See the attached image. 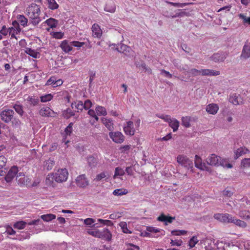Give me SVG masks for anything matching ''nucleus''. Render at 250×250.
<instances>
[{
	"instance_id": "6",
	"label": "nucleus",
	"mask_w": 250,
	"mask_h": 250,
	"mask_svg": "<svg viewBox=\"0 0 250 250\" xmlns=\"http://www.w3.org/2000/svg\"><path fill=\"white\" fill-rule=\"evenodd\" d=\"M109 136L114 142L117 144H121L125 140L124 135L119 131L110 132Z\"/></svg>"
},
{
	"instance_id": "8",
	"label": "nucleus",
	"mask_w": 250,
	"mask_h": 250,
	"mask_svg": "<svg viewBox=\"0 0 250 250\" xmlns=\"http://www.w3.org/2000/svg\"><path fill=\"white\" fill-rule=\"evenodd\" d=\"M76 184L78 187L83 188L89 185V181L84 174H82L76 178Z\"/></svg>"
},
{
	"instance_id": "60",
	"label": "nucleus",
	"mask_w": 250,
	"mask_h": 250,
	"mask_svg": "<svg viewBox=\"0 0 250 250\" xmlns=\"http://www.w3.org/2000/svg\"><path fill=\"white\" fill-rule=\"evenodd\" d=\"M187 232V231L184 230H175L171 231V234L173 235H182L186 234Z\"/></svg>"
},
{
	"instance_id": "20",
	"label": "nucleus",
	"mask_w": 250,
	"mask_h": 250,
	"mask_svg": "<svg viewBox=\"0 0 250 250\" xmlns=\"http://www.w3.org/2000/svg\"><path fill=\"white\" fill-rule=\"evenodd\" d=\"M201 72L202 76H216L220 74L219 71L208 69H203Z\"/></svg>"
},
{
	"instance_id": "31",
	"label": "nucleus",
	"mask_w": 250,
	"mask_h": 250,
	"mask_svg": "<svg viewBox=\"0 0 250 250\" xmlns=\"http://www.w3.org/2000/svg\"><path fill=\"white\" fill-rule=\"evenodd\" d=\"M18 22L23 27L28 25V19L22 15H19L17 17Z\"/></svg>"
},
{
	"instance_id": "12",
	"label": "nucleus",
	"mask_w": 250,
	"mask_h": 250,
	"mask_svg": "<svg viewBox=\"0 0 250 250\" xmlns=\"http://www.w3.org/2000/svg\"><path fill=\"white\" fill-rule=\"evenodd\" d=\"M240 57L242 59L247 60L250 57V43L246 42L243 46Z\"/></svg>"
},
{
	"instance_id": "58",
	"label": "nucleus",
	"mask_w": 250,
	"mask_h": 250,
	"mask_svg": "<svg viewBox=\"0 0 250 250\" xmlns=\"http://www.w3.org/2000/svg\"><path fill=\"white\" fill-rule=\"evenodd\" d=\"M8 29L9 35L11 36V39L15 38L16 39H17L16 35L18 34V33L15 31V29H14L12 27H9L8 28Z\"/></svg>"
},
{
	"instance_id": "59",
	"label": "nucleus",
	"mask_w": 250,
	"mask_h": 250,
	"mask_svg": "<svg viewBox=\"0 0 250 250\" xmlns=\"http://www.w3.org/2000/svg\"><path fill=\"white\" fill-rule=\"evenodd\" d=\"M106 177V174L105 172H103L100 174H97L96 176V177L94 178V180L96 181H100L104 178Z\"/></svg>"
},
{
	"instance_id": "14",
	"label": "nucleus",
	"mask_w": 250,
	"mask_h": 250,
	"mask_svg": "<svg viewBox=\"0 0 250 250\" xmlns=\"http://www.w3.org/2000/svg\"><path fill=\"white\" fill-rule=\"evenodd\" d=\"M228 56V54L226 52H218L214 54L212 57L211 59L215 62H222L226 59Z\"/></svg>"
},
{
	"instance_id": "61",
	"label": "nucleus",
	"mask_w": 250,
	"mask_h": 250,
	"mask_svg": "<svg viewBox=\"0 0 250 250\" xmlns=\"http://www.w3.org/2000/svg\"><path fill=\"white\" fill-rule=\"evenodd\" d=\"M71 43L72 44V47L73 46L77 47L78 48H80L82 46H83L85 43L84 42H79L78 41H73L71 42Z\"/></svg>"
},
{
	"instance_id": "44",
	"label": "nucleus",
	"mask_w": 250,
	"mask_h": 250,
	"mask_svg": "<svg viewBox=\"0 0 250 250\" xmlns=\"http://www.w3.org/2000/svg\"><path fill=\"white\" fill-rule=\"evenodd\" d=\"M190 117L188 116L182 118V125L186 127H189L190 126Z\"/></svg>"
},
{
	"instance_id": "13",
	"label": "nucleus",
	"mask_w": 250,
	"mask_h": 250,
	"mask_svg": "<svg viewBox=\"0 0 250 250\" xmlns=\"http://www.w3.org/2000/svg\"><path fill=\"white\" fill-rule=\"evenodd\" d=\"M194 163L197 168L203 170L209 171V167L205 163H202L201 158L197 155H196L195 156Z\"/></svg>"
},
{
	"instance_id": "56",
	"label": "nucleus",
	"mask_w": 250,
	"mask_h": 250,
	"mask_svg": "<svg viewBox=\"0 0 250 250\" xmlns=\"http://www.w3.org/2000/svg\"><path fill=\"white\" fill-rule=\"evenodd\" d=\"M5 228L6 229L5 232L7 233L8 234L12 235H15L16 234V231L14 230L10 226L8 225H5Z\"/></svg>"
},
{
	"instance_id": "36",
	"label": "nucleus",
	"mask_w": 250,
	"mask_h": 250,
	"mask_svg": "<svg viewBox=\"0 0 250 250\" xmlns=\"http://www.w3.org/2000/svg\"><path fill=\"white\" fill-rule=\"evenodd\" d=\"M13 108L16 111V112L18 114H19L20 116H23L24 114V111L23 109V106L22 105L17 103L13 105Z\"/></svg>"
},
{
	"instance_id": "62",
	"label": "nucleus",
	"mask_w": 250,
	"mask_h": 250,
	"mask_svg": "<svg viewBox=\"0 0 250 250\" xmlns=\"http://www.w3.org/2000/svg\"><path fill=\"white\" fill-rule=\"evenodd\" d=\"M239 17L240 19L243 20L244 23H248V24L250 25V17H247L246 16L242 14H239Z\"/></svg>"
},
{
	"instance_id": "30",
	"label": "nucleus",
	"mask_w": 250,
	"mask_h": 250,
	"mask_svg": "<svg viewBox=\"0 0 250 250\" xmlns=\"http://www.w3.org/2000/svg\"><path fill=\"white\" fill-rule=\"evenodd\" d=\"M6 162L7 159L4 156H0V176H2L5 173L2 168L5 166Z\"/></svg>"
},
{
	"instance_id": "39",
	"label": "nucleus",
	"mask_w": 250,
	"mask_h": 250,
	"mask_svg": "<svg viewBox=\"0 0 250 250\" xmlns=\"http://www.w3.org/2000/svg\"><path fill=\"white\" fill-rule=\"evenodd\" d=\"M41 218L45 222L51 221L56 218V215L53 214L42 215Z\"/></svg>"
},
{
	"instance_id": "52",
	"label": "nucleus",
	"mask_w": 250,
	"mask_h": 250,
	"mask_svg": "<svg viewBox=\"0 0 250 250\" xmlns=\"http://www.w3.org/2000/svg\"><path fill=\"white\" fill-rule=\"evenodd\" d=\"M40 98L41 101L42 103H44L51 101L53 98V96L51 94H48L42 96Z\"/></svg>"
},
{
	"instance_id": "49",
	"label": "nucleus",
	"mask_w": 250,
	"mask_h": 250,
	"mask_svg": "<svg viewBox=\"0 0 250 250\" xmlns=\"http://www.w3.org/2000/svg\"><path fill=\"white\" fill-rule=\"evenodd\" d=\"M48 4V7L52 9L55 10L58 8L59 5L57 3L55 0H47Z\"/></svg>"
},
{
	"instance_id": "42",
	"label": "nucleus",
	"mask_w": 250,
	"mask_h": 250,
	"mask_svg": "<svg viewBox=\"0 0 250 250\" xmlns=\"http://www.w3.org/2000/svg\"><path fill=\"white\" fill-rule=\"evenodd\" d=\"M87 232L89 234L95 237L100 238V237H102V236L101 235V231H100L99 230H92L89 229L87 230Z\"/></svg>"
},
{
	"instance_id": "17",
	"label": "nucleus",
	"mask_w": 250,
	"mask_h": 250,
	"mask_svg": "<svg viewBox=\"0 0 250 250\" xmlns=\"http://www.w3.org/2000/svg\"><path fill=\"white\" fill-rule=\"evenodd\" d=\"M39 114L42 117H50L54 114V111L49 107L45 106L40 110Z\"/></svg>"
},
{
	"instance_id": "18",
	"label": "nucleus",
	"mask_w": 250,
	"mask_h": 250,
	"mask_svg": "<svg viewBox=\"0 0 250 250\" xmlns=\"http://www.w3.org/2000/svg\"><path fill=\"white\" fill-rule=\"evenodd\" d=\"M157 220L160 222H163L165 225L167 223H171L175 220L174 217H171L165 215L164 213H162L158 218Z\"/></svg>"
},
{
	"instance_id": "37",
	"label": "nucleus",
	"mask_w": 250,
	"mask_h": 250,
	"mask_svg": "<svg viewBox=\"0 0 250 250\" xmlns=\"http://www.w3.org/2000/svg\"><path fill=\"white\" fill-rule=\"evenodd\" d=\"M232 223L234 224L236 226L240 227L242 228H245L247 226V223L240 219H237L235 217L233 218V220Z\"/></svg>"
},
{
	"instance_id": "35",
	"label": "nucleus",
	"mask_w": 250,
	"mask_h": 250,
	"mask_svg": "<svg viewBox=\"0 0 250 250\" xmlns=\"http://www.w3.org/2000/svg\"><path fill=\"white\" fill-rule=\"evenodd\" d=\"M95 110L99 116H105L107 114L106 110L103 106L98 105L96 106Z\"/></svg>"
},
{
	"instance_id": "15",
	"label": "nucleus",
	"mask_w": 250,
	"mask_h": 250,
	"mask_svg": "<svg viewBox=\"0 0 250 250\" xmlns=\"http://www.w3.org/2000/svg\"><path fill=\"white\" fill-rule=\"evenodd\" d=\"M60 47L61 48L62 50L66 53H69L73 49L71 42H69L66 40L62 42L60 45Z\"/></svg>"
},
{
	"instance_id": "48",
	"label": "nucleus",
	"mask_w": 250,
	"mask_h": 250,
	"mask_svg": "<svg viewBox=\"0 0 250 250\" xmlns=\"http://www.w3.org/2000/svg\"><path fill=\"white\" fill-rule=\"evenodd\" d=\"M241 167L242 168L250 167V158H245L242 160Z\"/></svg>"
},
{
	"instance_id": "4",
	"label": "nucleus",
	"mask_w": 250,
	"mask_h": 250,
	"mask_svg": "<svg viewBox=\"0 0 250 250\" xmlns=\"http://www.w3.org/2000/svg\"><path fill=\"white\" fill-rule=\"evenodd\" d=\"M234 217L228 213H217L214 215V218L221 222L225 223H232Z\"/></svg>"
},
{
	"instance_id": "26",
	"label": "nucleus",
	"mask_w": 250,
	"mask_h": 250,
	"mask_svg": "<svg viewBox=\"0 0 250 250\" xmlns=\"http://www.w3.org/2000/svg\"><path fill=\"white\" fill-rule=\"evenodd\" d=\"M25 100L29 105L33 106H36L39 102V99L35 96H28Z\"/></svg>"
},
{
	"instance_id": "54",
	"label": "nucleus",
	"mask_w": 250,
	"mask_h": 250,
	"mask_svg": "<svg viewBox=\"0 0 250 250\" xmlns=\"http://www.w3.org/2000/svg\"><path fill=\"white\" fill-rule=\"evenodd\" d=\"M84 107V105H83V103L82 101H79L75 102V107L77 109L78 112L82 111Z\"/></svg>"
},
{
	"instance_id": "10",
	"label": "nucleus",
	"mask_w": 250,
	"mask_h": 250,
	"mask_svg": "<svg viewBox=\"0 0 250 250\" xmlns=\"http://www.w3.org/2000/svg\"><path fill=\"white\" fill-rule=\"evenodd\" d=\"M18 168L16 166H13L8 171L7 175L5 177V180L7 183L12 181L15 176L18 174Z\"/></svg>"
},
{
	"instance_id": "9",
	"label": "nucleus",
	"mask_w": 250,
	"mask_h": 250,
	"mask_svg": "<svg viewBox=\"0 0 250 250\" xmlns=\"http://www.w3.org/2000/svg\"><path fill=\"white\" fill-rule=\"evenodd\" d=\"M207 162L210 166H218L222 165L221 158L214 154H212L208 157Z\"/></svg>"
},
{
	"instance_id": "45",
	"label": "nucleus",
	"mask_w": 250,
	"mask_h": 250,
	"mask_svg": "<svg viewBox=\"0 0 250 250\" xmlns=\"http://www.w3.org/2000/svg\"><path fill=\"white\" fill-rule=\"evenodd\" d=\"M129 47L124 44H120L119 47H117L116 50L120 53L129 52Z\"/></svg>"
},
{
	"instance_id": "11",
	"label": "nucleus",
	"mask_w": 250,
	"mask_h": 250,
	"mask_svg": "<svg viewBox=\"0 0 250 250\" xmlns=\"http://www.w3.org/2000/svg\"><path fill=\"white\" fill-rule=\"evenodd\" d=\"M123 129L126 135L133 136L135 134V128L132 121L127 122L124 125Z\"/></svg>"
},
{
	"instance_id": "46",
	"label": "nucleus",
	"mask_w": 250,
	"mask_h": 250,
	"mask_svg": "<svg viewBox=\"0 0 250 250\" xmlns=\"http://www.w3.org/2000/svg\"><path fill=\"white\" fill-rule=\"evenodd\" d=\"M125 173V171L123 168L120 167H117L115 168L113 178L115 179L119 176H123Z\"/></svg>"
},
{
	"instance_id": "33",
	"label": "nucleus",
	"mask_w": 250,
	"mask_h": 250,
	"mask_svg": "<svg viewBox=\"0 0 250 250\" xmlns=\"http://www.w3.org/2000/svg\"><path fill=\"white\" fill-rule=\"evenodd\" d=\"M238 215L243 219H250V212L246 210H241Z\"/></svg>"
},
{
	"instance_id": "25",
	"label": "nucleus",
	"mask_w": 250,
	"mask_h": 250,
	"mask_svg": "<svg viewBox=\"0 0 250 250\" xmlns=\"http://www.w3.org/2000/svg\"><path fill=\"white\" fill-rule=\"evenodd\" d=\"M169 125L172 128L173 132H176L179 126V122L175 118L170 119L168 122Z\"/></svg>"
},
{
	"instance_id": "40",
	"label": "nucleus",
	"mask_w": 250,
	"mask_h": 250,
	"mask_svg": "<svg viewBox=\"0 0 250 250\" xmlns=\"http://www.w3.org/2000/svg\"><path fill=\"white\" fill-rule=\"evenodd\" d=\"M26 224V222L23 221H20L15 223L13 225V227L15 229H22L25 227Z\"/></svg>"
},
{
	"instance_id": "5",
	"label": "nucleus",
	"mask_w": 250,
	"mask_h": 250,
	"mask_svg": "<svg viewBox=\"0 0 250 250\" xmlns=\"http://www.w3.org/2000/svg\"><path fill=\"white\" fill-rule=\"evenodd\" d=\"M16 180L20 186H29L31 179L26 176L23 173L20 172L17 176Z\"/></svg>"
},
{
	"instance_id": "27",
	"label": "nucleus",
	"mask_w": 250,
	"mask_h": 250,
	"mask_svg": "<svg viewBox=\"0 0 250 250\" xmlns=\"http://www.w3.org/2000/svg\"><path fill=\"white\" fill-rule=\"evenodd\" d=\"M95 222V220L91 218H87L84 220V224L89 227H101L100 226H99L98 223H94Z\"/></svg>"
},
{
	"instance_id": "38",
	"label": "nucleus",
	"mask_w": 250,
	"mask_h": 250,
	"mask_svg": "<svg viewBox=\"0 0 250 250\" xmlns=\"http://www.w3.org/2000/svg\"><path fill=\"white\" fill-rule=\"evenodd\" d=\"M87 161L88 165L91 167H96L97 164V159L92 156H88L87 158Z\"/></svg>"
},
{
	"instance_id": "24",
	"label": "nucleus",
	"mask_w": 250,
	"mask_h": 250,
	"mask_svg": "<svg viewBox=\"0 0 250 250\" xmlns=\"http://www.w3.org/2000/svg\"><path fill=\"white\" fill-rule=\"evenodd\" d=\"M104 10L111 13H114L116 11V5L113 1H109L106 3L104 7Z\"/></svg>"
},
{
	"instance_id": "50",
	"label": "nucleus",
	"mask_w": 250,
	"mask_h": 250,
	"mask_svg": "<svg viewBox=\"0 0 250 250\" xmlns=\"http://www.w3.org/2000/svg\"><path fill=\"white\" fill-rule=\"evenodd\" d=\"M97 221L101 224V225H100L101 227L103 226H111L113 225V223L109 220L98 219Z\"/></svg>"
},
{
	"instance_id": "47",
	"label": "nucleus",
	"mask_w": 250,
	"mask_h": 250,
	"mask_svg": "<svg viewBox=\"0 0 250 250\" xmlns=\"http://www.w3.org/2000/svg\"><path fill=\"white\" fill-rule=\"evenodd\" d=\"M55 180V176L54 173H50L47 175L45 179V183L47 185H51Z\"/></svg>"
},
{
	"instance_id": "28",
	"label": "nucleus",
	"mask_w": 250,
	"mask_h": 250,
	"mask_svg": "<svg viewBox=\"0 0 250 250\" xmlns=\"http://www.w3.org/2000/svg\"><path fill=\"white\" fill-rule=\"evenodd\" d=\"M248 149L246 147H240L238 148L235 152V159H237L239 157L241 156L243 154H245L248 152Z\"/></svg>"
},
{
	"instance_id": "21",
	"label": "nucleus",
	"mask_w": 250,
	"mask_h": 250,
	"mask_svg": "<svg viewBox=\"0 0 250 250\" xmlns=\"http://www.w3.org/2000/svg\"><path fill=\"white\" fill-rule=\"evenodd\" d=\"M62 84V81L61 79L56 80L54 77H51L48 79L46 83V85H51L53 87H56L61 85Z\"/></svg>"
},
{
	"instance_id": "2",
	"label": "nucleus",
	"mask_w": 250,
	"mask_h": 250,
	"mask_svg": "<svg viewBox=\"0 0 250 250\" xmlns=\"http://www.w3.org/2000/svg\"><path fill=\"white\" fill-rule=\"evenodd\" d=\"M54 174L55 176V181L58 183H62L66 181L68 176V172L66 168L58 169V171Z\"/></svg>"
},
{
	"instance_id": "41",
	"label": "nucleus",
	"mask_w": 250,
	"mask_h": 250,
	"mask_svg": "<svg viewBox=\"0 0 250 250\" xmlns=\"http://www.w3.org/2000/svg\"><path fill=\"white\" fill-rule=\"evenodd\" d=\"M54 165V161L49 159L44 162V168L47 169V170H50L53 168Z\"/></svg>"
},
{
	"instance_id": "57",
	"label": "nucleus",
	"mask_w": 250,
	"mask_h": 250,
	"mask_svg": "<svg viewBox=\"0 0 250 250\" xmlns=\"http://www.w3.org/2000/svg\"><path fill=\"white\" fill-rule=\"evenodd\" d=\"M198 240L196 236H193L189 241V246L190 248H193L198 243Z\"/></svg>"
},
{
	"instance_id": "16",
	"label": "nucleus",
	"mask_w": 250,
	"mask_h": 250,
	"mask_svg": "<svg viewBox=\"0 0 250 250\" xmlns=\"http://www.w3.org/2000/svg\"><path fill=\"white\" fill-rule=\"evenodd\" d=\"M92 36L94 38H100L102 35V31L98 24H94L91 28Z\"/></svg>"
},
{
	"instance_id": "55",
	"label": "nucleus",
	"mask_w": 250,
	"mask_h": 250,
	"mask_svg": "<svg viewBox=\"0 0 250 250\" xmlns=\"http://www.w3.org/2000/svg\"><path fill=\"white\" fill-rule=\"evenodd\" d=\"M202 69L198 70L195 68L191 69L188 72L192 76H197L202 75Z\"/></svg>"
},
{
	"instance_id": "34",
	"label": "nucleus",
	"mask_w": 250,
	"mask_h": 250,
	"mask_svg": "<svg viewBox=\"0 0 250 250\" xmlns=\"http://www.w3.org/2000/svg\"><path fill=\"white\" fill-rule=\"evenodd\" d=\"M45 22L51 28H53L57 26L58 21L57 20L50 18L45 21Z\"/></svg>"
},
{
	"instance_id": "22",
	"label": "nucleus",
	"mask_w": 250,
	"mask_h": 250,
	"mask_svg": "<svg viewBox=\"0 0 250 250\" xmlns=\"http://www.w3.org/2000/svg\"><path fill=\"white\" fill-rule=\"evenodd\" d=\"M102 122L109 131H112L114 130V124L111 119H107L106 118H102Z\"/></svg>"
},
{
	"instance_id": "64",
	"label": "nucleus",
	"mask_w": 250,
	"mask_h": 250,
	"mask_svg": "<svg viewBox=\"0 0 250 250\" xmlns=\"http://www.w3.org/2000/svg\"><path fill=\"white\" fill-rule=\"evenodd\" d=\"M128 248L126 250H139L140 248L139 247L136 245H135L132 244H128Z\"/></svg>"
},
{
	"instance_id": "63",
	"label": "nucleus",
	"mask_w": 250,
	"mask_h": 250,
	"mask_svg": "<svg viewBox=\"0 0 250 250\" xmlns=\"http://www.w3.org/2000/svg\"><path fill=\"white\" fill-rule=\"evenodd\" d=\"M73 124L71 123L69 124V125L67 126V127L65 129V132L66 135H70L72 131V126Z\"/></svg>"
},
{
	"instance_id": "43",
	"label": "nucleus",
	"mask_w": 250,
	"mask_h": 250,
	"mask_svg": "<svg viewBox=\"0 0 250 250\" xmlns=\"http://www.w3.org/2000/svg\"><path fill=\"white\" fill-rule=\"evenodd\" d=\"M173 63L174 66L180 71L186 70L187 68L183 67L180 61L178 59H175L173 61Z\"/></svg>"
},
{
	"instance_id": "7",
	"label": "nucleus",
	"mask_w": 250,
	"mask_h": 250,
	"mask_svg": "<svg viewBox=\"0 0 250 250\" xmlns=\"http://www.w3.org/2000/svg\"><path fill=\"white\" fill-rule=\"evenodd\" d=\"M14 111L12 109H5L0 113L1 120L5 123L10 122L13 117Z\"/></svg>"
},
{
	"instance_id": "29",
	"label": "nucleus",
	"mask_w": 250,
	"mask_h": 250,
	"mask_svg": "<svg viewBox=\"0 0 250 250\" xmlns=\"http://www.w3.org/2000/svg\"><path fill=\"white\" fill-rule=\"evenodd\" d=\"M25 53L36 59L38 58L40 56V54L38 52L28 47L25 48Z\"/></svg>"
},
{
	"instance_id": "53",
	"label": "nucleus",
	"mask_w": 250,
	"mask_h": 250,
	"mask_svg": "<svg viewBox=\"0 0 250 250\" xmlns=\"http://www.w3.org/2000/svg\"><path fill=\"white\" fill-rule=\"evenodd\" d=\"M119 226L123 232L125 233H130L131 231L127 229L126 223L125 222H122L119 224Z\"/></svg>"
},
{
	"instance_id": "1",
	"label": "nucleus",
	"mask_w": 250,
	"mask_h": 250,
	"mask_svg": "<svg viewBox=\"0 0 250 250\" xmlns=\"http://www.w3.org/2000/svg\"><path fill=\"white\" fill-rule=\"evenodd\" d=\"M26 13L30 21L34 26L38 25L42 20L40 16L41 13L40 8L36 4L33 3L27 8Z\"/></svg>"
},
{
	"instance_id": "19",
	"label": "nucleus",
	"mask_w": 250,
	"mask_h": 250,
	"mask_svg": "<svg viewBox=\"0 0 250 250\" xmlns=\"http://www.w3.org/2000/svg\"><path fill=\"white\" fill-rule=\"evenodd\" d=\"M219 109V107L217 104H208L206 108L207 112L210 114L214 115L217 113Z\"/></svg>"
},
{
	"instance_id": "32",
	"label": "nucleus",
	"mask_w": 250,
	"mask_h": 250,
	"mask_svg": "<svg viewBox=\"0 0 250 250\" xmlns=\"http://www.w3.org/2000/svg\"><path fill=\"white\" fill-rule=\"evenodd\" d=\"M240 98L237 96L236 94H233L230 96L229 102L234 105H239L240 104Z\"/></svg>"
},
{
	"instance_id": "23",
	"label": "nucleus",
	"mask_w": 250,
	"mask_h": 250,
	"mask_svg": "<svg viewBox=\"0 0 250 250\" xmlns=\"http://www.w3.org/2000/svg\"><path fill=\"white\" fill-rule=\"evenodd\" d=\"M101 235L102 236V237H100L101 239L107 241H109L111 239L112 234L109 230L107 228H104L102 231H101Z\"/></svg>"
},
{
	"instance_id": "51",
	"label": "nucleus",
	"mask_w": 250,
	"mask_h": 250,
	"mask_svg": "<svg viewBox=\"0 0 250 250\" xmlns=\"http://www.w3.org/2000/svg\"><path fill=\"white\" fill-rule=\"evenodd\" d=\"M127 193V191L126 189H116L114 190L113 192V194L115 196H121L123 195H125Z\"/></svg>"
},
{
	"instance_id": "3",
	"label": "nucleus",
	"mask_w": 250,
	"mask_h": 250,
	"mask_svg": "<svg viewBox=\"0 0 250 250\" xmlns=\"http://www.w3.org/2000/svg\"><path fill=\"white\" fill-rule=\"evenodd\" d=\"M177 162L179 165L188 169L193 167L192 161L186 156L178 155L177 157Z\"/></svg>"
}]
</instances>
